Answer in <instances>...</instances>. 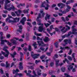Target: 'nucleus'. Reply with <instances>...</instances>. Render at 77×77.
Returning a JSON list of instances; mask_svg holds the SVG:
<instances>
[{
	"instance_id": "nucleus-1",
	"label": "nucleus",
	"mask_w": 77,
	"mask_h": 77,
	"mask_svg": "<svg viewBox=\"0 0 77 77\" xmlns=\"http://www.w3.org/2000/svg\"><path fill=\"white\" fill-rule=\"evenodd\" d=\"M41 14L40 13H39L38 14V16L37 17V19H36L37 21V24L40 26L41 25V26L39 27L38 30L39 32H42V30H45V29H44L43 28V24L41 23L42 20H41L39 19V18H43V17H44L45 15V13L43 12L42 13V16L41 15Z\"/></svg>"
},
{
	"instance_id": "nucleus-2",
	"label": "nucleus",
	"mask_w": 77,
	"mask_h": 77,
	"mask_svg": "<svg viewBox=\"0 0 77 77\" xmlns=\"http://www.w3.org/2000/svg\"><path fill=\"white\" fill-rule=\"evenodd\" d=\"M4 0L5 2V9H7V10L9 11H10L12 9L13 10V11H15V7L13 5H11V7H10V6H11L10 4L8 5H7L8 3L11 2V1H10L8 0H2L1 1H0V3H1V4H3Z\"/></svg>"
},
{
	"instance_id": "nucleus-3",
	"label": "nucleus",
	"mask_w": 77,
	"mask_h": 77,
	"mask_svg": "<svg viewBox=\"0 0 77 77\" xmlns=\"http://www.w3.org/2000/svg\"><path fill=\"white\" fill-rule=\"evenodd\" d=\"M3 39H5V37L2 35L0 38V39L1 40V44L3 45L4 44V42H7V44L8 45H9V46H11V45H12V43L9 42V41H8L6 39L3 40Z\"/></svg>"
},
{
	"instance_id": "nucleus-4",
	"label": "nucleus",
	"mask_w": 77,
	"mask_h": 77,
	"mask_svg": "<svg viewBox=\"0 0 77 77\" xmlns=\"http://www.w3.org/2000/svg\"><path fill=\"white\" fill-rule=\"evenodd\" d=\"M29 9H28L27 10H25L23 11L20 10H18L17 11H15V13L18 17H19L21 14L23 12V11L24 14H26V13L27 14L29 12L28 11H29Z\"/></svg>"
},
{
	"instance_id": "nucleus-5",
	"label": "nucleus",
	"mask_w": 77,
	"mask_h": 77,
	"mask_svg": "<svg viewBox=\"0 0 77 77\" xmlns=\"http://www.w3.org/2000/svg\"><path fill=\"white\" fill-rule=\"evenodd\" d=\"M8 47H7V46H5L4 47L3 50H4L6 52L7 54H6V53L5 52H3V51H2L1 53L2 54H4V56L5 57H7V58H8V56H9V54H10V53L8 51V50L5 49V48H8Z\"/></svg>"
},
{
	"instance_id": "nucleus-6",
	"label": "nucleus",
	"mask_w": 77,
	"mask_h": 77,
	"mask_svg": "<svg viewBox=\"0 0 77 77\" xmlns=\"http://www.w3.org/2000/svg\"><path fill=\"white\" fill-rule=\"evenodd\" d=\"M64 42L65 44H62L63 46H65V45L68 44V42L69 44H71V39H69V40L68 39H66L64 40Z\"/></svg>"
},
{
	"instance_id": "nucleus-7",
	"label": "nucleus",
	"mask_w": 77,
	"mask_h": 77,
	"mask_svg": "<svg viewBox=\"0 0 77 77\" xmlns=\"http://www.w3.org/2000/svg\"><path fill=\"white\" fill-rule=\"evenodd\" d=\"M37 43L39 46L41 45L42 47H45L47 45L44 44V42L41 41H37Z\"/></svg>"
},
{
	"instance_id": "nucleus-8",
	"label": "nucleus",
	"mask_w": 77,
	"mask_h": 77,
	"mask_svg": "<svg viewBox=\"0 0 77 77\" xmlns=\"http://www.w3.org/2000/svg\"><path fill=\"white\" fill-rule=\"evenodd\" d=\"M8 17L6 19V21H9V20L8 21L9 23H14L15 22L14 21L9 20L10 19V18H12V16H10L9 14H8Z\"/></svg>"
},
{
	"instance_id": "nucleus-9",
	"label": "nucleus",
	"mask_w": 77,
	"mask_h": 77,
	"mask_svg": "<svg viewBox=\"0 0 77 77\" xmlns=\"http://www.w3.org/2000/svg\"><path fill=\"white\" fill-rule=\"evenodd\" d=\"M19 39V38H14V39L11 40V41L12 43L13 44L15 45L16 44H17V42L15 40H18Z\"/></svg>"
},
{
	"instance_id": "nucleus-10",
	"label": "nucleus",
	"mask_w": 77,
	"mask_h": 77,
	"mask_svg": "<svg viewBox=\"0 0 77 77\" xmlns=\"http://www.w3.org/2000/svg\"><path fill=\"white\" fill-rule=\"evenodd\" d=\"M31 56L33 57L34 59H35L37 58H38V56H39V54H35L34 55L31 54Z\"/></svg>"
},
{
	"instance_id": "nucleus-11",
	"label": "nucleus",
	"mask_w": 77,
	"mask_h": 77,
	"mask_svg": "<svg viewBox=\"0 0 77 77\" xmlns=\"http://www.w3.org/2000/svg\"><path fill=\"white\" fill-rule=\"evenodd\" d=\"M28 73H26L27 75L28 76H29V77H35V76H33V75H32L30 74L32 73V71L31 70H29L28 71Z\"/></svg>"
},
{
	"instance_id": "nucleus-12",
	"label": "nucleus",
	"mask_w": 77,
	"mask_h": 77,
	"mask_svg": "<svg viewBox=\"0 0 77 77\" xmlns=\"http://www.w3.org/2000/svg\"><path fill=\"white\" fill-rule=\"evenodd\" d=\"M46 15L45 17V20H46V21H47V19L48 20H50V17H51V16L50 15L48 14L47 13H46Z\"/></svg>"
},
{
	"instance_id": "nucleus-13",
	"label": "nucleus",
	"mask_w": 77,
	"mask_h": 77,
	"mask_svg": "<svg viewBox=\"0 0 77 77\" xmlns=\"http://www.w3.org/2000/svg\"><path fill=\"white\" fill-rule=\"evenodd\" d=\"M36 70H37V73L38 75L41 76V74H42V73H41V69H36Z\"/></svg>"
},
{
	"instance_id": "nucleus-14",
	"label": "nucleus",
	"mask_w": 77,
	"mask_h": 77,
	"mask_svg": "<svg viewBox=\"0 0 77 77\" xmlns=\"http://www.w3.org/2000/svg\"><path fill=\"white\" fill-rule=\"evenodd\" d=\"M71 32H69L68 34H65L62 36V38H65V37H69L71 35Z\"/></svg>"
},
{
	"instance_id": "nucleus-15",
	"label": "nucleus",
	"mask_w": 77,
	"mask_h": 77,
	"mask_svg": "<svg viewBox=\"0 0 77 77\" xmlns=\"http://www.w3.org/2000/svg\"><path fill=\"white\" fill-rule=\"evenodd\" d=\"M26 17H24L22 19V20L20 21V23H21L23 25H24V21H26Z\"/></svg>"
},
{
	"instance_id": "nucleus-16",
	"label": "nucleus",
	"mask_w": 77,
	"mask_h": 77,
	"mask_svg": "<svg viewBox=\"0 0 77 77\" xmlns=\"http://www.w3.org/2000/svg\"><path fill=\"white\" fill-rule=\"evenodd\" d=\"M65 27H63L62 29H61V31L62 32V33H64L66 32V31L68 30V29H66L65 30Z\"/></svg>"
},
{
	"instance_id": "nucleus-17",
	"label": "nucleus",
	"mask_w": 77,
	"mask_h": 77,
	"mask_svg": "<svg viewBox=\"0 0 77 77\" xmlns=\"http://www.w3.org/2000/svg\"><path fill=\"white\" fill-rule=\"evenodd\" d=\"M59 60H60L59 59H57L55 60V62L56 66H59Z\"/></svg>"
},
{
	"instance_id": "nucleus-18",
	"label": "nucleus",
	"mask_w": 77,
	"mask_h": 77,
	"mask_svg": "<svg viewBox=\"0 0 77 77\" xmlns=\"http://www.w3.org/2000/svg\"><path fill=\"white\" fill-rule=\"evenodd\" d=\"M19 29H17V32H18L20 33L22 32V29H23V26L21 25L19 26Z\"/></svg>"
},
{
	"instance_id": "nucleus-19",
	"label": "nucleus",
	"mask_w": 77,
	"mask_h": 77,
	"mask_svg": "<svg viewBox=\"0 0 77 77\" xmlns=\"http://www.w3.org/2000/svg\"><path fill=\"white\" fill-rule=\"evenodd\" d=\"M60 6H61V8H63V7H64V6H65V5L62 3H60L58 4V6L60 7Z\"/></svg>"
},
{
	"instance_id": "nucleus-20",
	"label": "nucleus",
	"mask_w": 77,
	"mask_h": 77,
	"mask_svg": "<svg viewBox=\"0 0 77 77\" xmlns=\"http://www.w3.org/2000/svg\"><path fill=\"white\" fill-rule=\"evenodd\" d=\"M60 49L61 50H65V49H66L67 50H69L70 49V48H69L68 47H65L63 48L62 47H60Z\"/></svg>"
},
{
	"instance_id": "nucleus-21",
	"label": "nucleus",
	"mask_w": 77,
	"mask_h": 77,
	"mask_svg": "<svg viewBox=\"0 0 77 77\" xmlns=\"http://www.w3.org/2000/svg\"><path fill=\"white\" fill-rule=\"evenodd\" d=\"M13 19L14 20V22H18L19 21V20H20V18L19 17H16L15 18H13Z\"/></svg>"
},
{
	"instance_id": "nucleus-22",
	"label": "nucleus",
	"mask_w": 77,
	"mask_h": 77,
	"mask_svg": "<svg viewBox=\"0 0 77 77\" xmlns=\"http://www.w3.org/2000/svg\"><path fill=\"white\" fill-rule=\"evenodd\" d=\"M43 41H44L45 42H48L49 41V38L47 37H45V38L43 39Z\"/></svg>"
},
{
	"instance_id": "nucleus-23",
	"label": "nucleus",
	"mask_w": 77,
	"mask_h": 77,
	"mask_svg": "<svg viewBox=\"0 0 77 77\" xmlns=\"http://www.w3.org/2000/svg\"><path fill=\"white\" fill-rule=\"evenodd\" d=\"M66 6L67 8L66 9V12H69V10L71 9V8L69 5H67Z\"/></svg>"
},
{
	"instance_id": "nucleus-24",
	"label": "nucleus",
	"mask_w": 77,
	"mask_h": 77,
	"mask_svg": "<svg viewBox=\"0 0 77 77\" xmlns=\"http://www.w3.org/2000/svg\"><path fill=\"white\" fill-rule=\"evenodd\" d=\"M18 75V76H19V77H22V76H23V74H22V73H17L15 76H16L17 77V76Z\"/></svg>"
},
{
	"instance_id": "nucleus-25",
	"label": "nucleus",
	"mask_w": 77,
	"mask_h": 77,
	"mask_svg": "<svg viewBox=\"0 0 77 77\" xmlns=\"http://www.w3.org/2000/svg\"><path fill=\"white\" fill-rule=\"evenodd\" d=\"M17 72H19V70L18 69H16V70L14 69L13 70V73L14 74H15V73H17Z\"/></svg>"
},
{
	"instance_id": "nucleus-26",
	"label": "nucleus",
	"mask_w": 77,
	"mask_h": 77,
	"mask_svg": "<svg viewBox=\"0 0 77 77\" xmlns=\"http://www.w3.org/2000/svg\"><path fill=\"white\" fill-rule=\"evenodd\" d=\"M68 70L69 71H70L71 69H73V66H68Z\"/></svg>"
},
{
	"instance_id": "nucleus-27",
	"label": "nucleus",
	"mask_w": 77,
	"mask_h": 77,
	"mask_svg": "<svg viewBox=\"0 0 77 77\" xmlns=\"http://www.w3.org/2000/svg\"><path fill=\"white\" fill-rule=\"evenodd\" d=\"M16 54L17 53H16V52L15 51L14 52L13 54H10L11 56L12 57H15V55H16Z\"/></svg>"
},
{
	"instance_id": "nucleus-28",
	"label": "nucleus",
	"mask_w": 77,
	"mask_h": 77,
	"mask_svg": "<svg viewBox=\"0 0 77 77\" xmlns=\"http://www.w3.org/2000/svg\"><path fill=\"white\" fill-rule=\"evenodd\" d=\"M71 16L70 15H69L68 16L66 17V21H69V18H68V17L71 18Z\"/></svg>"
},
{
	"instance_id": "nucleus-29",
	"label": "nucleus",
	"mask_w": 77,
	"mask_h": 77,
	"mask_svg": "<svg viewBox=\"0 0 77 77\" xmlns=\"http://www.w3.org/2000/svg\"><path fill=\"white\" fill-rule=\"evenodd\" d=\"M30 34H29V33H26V39H27H27H28V38H29V35Z\"/></svg>"
},
{
	"instance_id": "nucleus-30",
	"label": "nucleus",
	"mask_w": 77,
	"mask_h": 77,
	"mask_svg": "<svg viewBox=\"0 0 77 77\" xmlns=\"http://www.w3.org/2000/svg\"><path fill=\"white\" fill-rule=\"evenodd\" d=\"M59 43V42H56L55 43H54L55 45L57 48L58 47V44Z\"/></svg>"
},
{
	"instance_id": "nucleus-31",
	"label": "nucleus",
	"mask_w": 77,
	"mask_h": 77,
	"mask_svg": "<svg viewBox=\"0 0 77 77\" xmlns=\"http://www.w3.org/2000/svg\"><path fill=\"white\" fill-rule=\"evenodd\" d=\"M45 2H44L43 3H42V4L41 5V7H43L44 8L45 7Z\"/></svg>"
},
{
	"instance_id": "nucleus-32",
	"label": "nucleus",
	"mask_w": 77,
	"mask_h": 77,
	"mask_svg": "<svg viewBox=\"0 0 77 77\" xmlns=\"http://www.w3.org/2000/svg\"><path fill=\"white\" fill-rule=\"evenodd\" d=\"M35 35H36V36H40L42 35L41 34V33H36V32H35Z\"/></svg>"
},
{
	"instance_id": "nucleus-33",
	"label": "nucleus",
	"mask_w": 77,
	"mask_h": 77,
	"mask_svg": "<svg viewBox=\"0 0 77 77\" xmlns=\"http://www.w3.org/2000/svg\"><path fill=\"white\" fill-rule=\"evenodd\" d=\"M47 7L45 8V10H48V8L50 7V5L48 4H46Z\"/></svg>"
},
{
	"instance_id": "nucleus-34",
	"label": "nucleus",
	"mask_w": 77,
	"mask_h": 77,
	"mask_svg": "<svg viewBox=\"0 0 77 77\" xmlns=\"http://www.w3.org/2000/svg\"><path fill=\"white\" fill-rule=\"evenodd\" d=\"M61 70L62 72H65V67H62L61 68Z\"/></svg>"
},
{
	"instance_id": "nucleus-35",
	"label": "nucleus",
	"mask_w": 77,
	"mask_h": 77,
	"mask_svg": "<svg viewBox=\"0 0 77 77\" xmlns=\"http://www.w3.org/2000/svg\"><path fill=\"white\" fill-rule=\"evenodd\" d=\"M33 74L34 75V76L33 75V76H35V77H36V76H37V75L36 74V72L35 70H33Z\"/></svg>"
},
{
	"instance_id": "nucleus-36",
	"label": "nucleus",
	"mask_w": 77,
	"mask_h": 77,
	"mask_svg": "<svg viewBox=\"0 0 77 77\" xmlns=\"http://www.w3.org/2000/svg\"><path fill=\"white\" fill-rule=\"evenodd\" d=\"M33 45L34 46V47L35 48H36L37 47L36 46V45H37V44H36V42H34V43Z\"/></svg>"
},
{
	"instance_id": "nucleus-37",
	"label": "nucleus",
	"mask_w": 77,
	"mask_h": 77,
	"mask_svg": "<svg viewBox=\"0 0 77 77\" xmlns=\"http://www.w3.org/2000/svg\"><path fill=\"white\" fill-rule=\"evenodd\" d=\"M68 59L69 60H70V61H72V59L71 58V57L69 56H68L67 57Z\"/></svg>"
},
{
	"instance_id": "nucleus-38",
	"label": "nucleus",
	"mask_w": 77,
	"mask_h": 77,
	"mask_svg": "<svg viewBox=\"0 0 77 77\" xmlns=\"http://www.w3.org/2000/svg\"><path fill=\"white\" fill-rule=\"evenodd\" d=\"M6 68H8L9 67V66L10 64H9L8 63V61L6 62Z\"/></svg>"
},
{
	"instance_id": "nucleus-39",
	"label": "nucleus",
	"mask_w": 77,
	"mask_h": 77,
	"mask_svg": "<svg viewBox=\"0 0 77 77\" xmlns=\"http://www.w3.org/2000/svg\"><path fill=\"white\" fill-rule=\"evenodd\" d=\"M23 5H24H24H25V4H23V5L20 4L19 5H17V8H20V7H21V6H23Z\"/></svg>"
},
{
	"instance_id": "nucleus-40",
	"label": "nucleus",
	"mask_w": 77,
	"mask_h": 77,
	"mask_svg": "<svg viewBox=\"0 0 77 77\" xmlns=\"http://www.w3.org/2000/svg\"><path fill=\"white\" fill-rule=\"evenodd\" d=\"M44 24H45V26L46 27H48V26H50V24L48 23H44Z\"/></svg>"
},
{
	"instance_id": "nucleus-41",
	"label": "nucleus",
	"mask_w": 77,
	"mask_h": 77,
	"mask_svg": "<svg viewBox=\"0 0 77 77\" xmlns=\"http://www.w3.org/2000/svg\"><path fill=\"white\" fill-rule=\"evenodd\" d=\"M53 25H52L50 26V29L51 30H52V29H54V28L53 27Z\"/></svg>"
},
{
	"instance_id": "nucleus-42",
	"label": "nucleus",
	"mask_w": 77,
	"mask_h": 77,
	"mask_svg": "<svg viewBox=\"0 0 77 77\" xmlns=\"http://www.w3.org/2000/svg\"><path fill=\"white\" fill-rule=\"evenodd\" d=\"M8 26H6L4 29V30H5V31H7V30H8Z\"/></svg>"
},
{
	"instance_id": "nucleus-43",
	"label": "nucleus",
	"mask_w": 77,
	"mask_h": 77,
	"mask_svg": "<svg viewBox=\"0 0 77 77\" xmlns=\"http://www.w3.org/2000/svg\"><path fill=\"white\" fill-rule=\"evenodd\" d=\"M0 59L1 60L3 59H4V57L3 56H2V54H0Z\"/></svg>"
},
{
	"instance_id": "nucleus-44",
	"label": "nucleus",
	"mask_w": 77,
	"mask_h": 77,
	"mask_svg": "<svg viewBox=\"0 0 77 77\" xmlns=\"http://www.w3.org/2000/svg\"><path fill=\"white\" fill-rule=\"evenodd\" d=\"M28 50L29 51H31V50H32V48H31V46H30V45H29V46Z\"/></svg>"
},
{
	"instance_id": "nucleus-45",
	"label": "nucleus",
	"mask_w": 77,
	"mask_h": 77,
	"mask_svg": "<svg viewBox=\"0 0 77 77\" xmlns=\"http://www.w3.org/2000/svg\"><path fill=\"white\" fill-rule=\"evenodd\" d=\"M11 15L13 17H16V14L14 12H12Z\"/></svg>"
},
{
	"instance_id": "nucleus-46",
	"label": "nucleus",
	"mask_w": 77,
	"mask_h": 77,
	"mask_svg": "<svg viewBox=\"0 0 77 77\" xmlns=\"http://www.w3.org/2000/svg\"><path fill=\"white\" fill-rule=\"evenodd\" d=\"M71 53H72V50L70 49L68 54L69 55H71Z\"/></svg>"
},
{
	"instance_id": "nucleus-47",
	"label": "nucleus",
	"mask_w": 77,
	"mask_h": 77,
	"mask_svg": "<svg viewBox=\"0 0 77 77\" xmlns=\"http://www.w3.org/2000/svg\"><path fill=\"white\" fill-rule=\"evenodd\" d=\"M40 62V60H35V63L36 64H38V63H39V62Z\"/></svg>"
},
{
	"instance_id": "nucleus-48",
	"label": "nucleus",
	"mask_w": 77,
	"mask_h": 77,
	"mask_svg": "<svg viewBox=\"0 0 77 77\" xmlns=\"http://www.w3.org/2000/svg\"><path fill=\"white\" fill-rule=\"evenodd\" d=\"M55 20V19L54 18H52L51 19V21L52 22H54V20Z\"/></svg>"
},
{
	"instance_id": "nucleus-49",
	"label": "nucleus",
	"mask_w": 77,
	"mask_h": 77,
	"mask_svg": "<svg viewBox=\"0 0 77 77\" xmlns=\"http://www.w3.org/2000/svg\"><path fill=\"white\" fill-rule=\"evenodd\" d=\"M27 45L26 44V43H24L22 45H21V47H24L25 45Z\"/></svg>"
},
{
	"instance_id": "nucleus-50",
	"label": "nucleus",
	"mask_w": 77,
	"mask_h": 77,
	"mask_svg": "<svg viewBox=\"0 0 77 77\" xmlns=\"http://www.w3.org/2000/svg\"><path fill=\"white\" fill-rule=\"evenodd\" d=\"M45 55H43V56L42 57H40V59H44V58L45 57Z\"/></svg>"
},
{
	"instance_id": "nucleus-51",
	"label": "nucleus",
	"mask_w": 77,
	"mask_h": 77,
	"mask_svg": "<svg viewBox=\"0 0 77 77\" xmlns=\"http://www.w3.org/2000/svg\"><path fill=\"white\" fill-rule=\"evenodd\" d=\"M52 72H53V71H52V70H50L49 72V74H50V75H51L52 74Z\"/></svg>"
},
{
	"instance_id": "nucleus-52",
	"label": "nucleus",
	"mask_w": 77,
	"mask_h": 77,
	"mask_svg": "<svg viewBox=\"0 0 77 77\" xmlns=\"http://www.w3.org/2000/svg\"><path fill=\"white\" fill-rule=\"evenodd\" d=\"M27 24L28 25H29V26H30V27H32V24H31L30 23L28 22V23H27Z\"/></svg>"
},
{
	"instance_id": "nucleus-53",
	"label": "nucleus",
	"mask_w": 77,
	"mask_h": 77,
	"mask_svg": "<svg viewBox=\"0 0 77 77\" xmlns=\"http://www.w3.org/2000/svg\"><path fill=\"white\" fill-rule=\"evenodd\" d=\"M51 59H49L48 60H46V63H48V62H50V61Z\"/></svg>"
},
{
	"instance_id": "nucleus-54",
	"label": "nucleus",
	"mask_w": 77,
	"mask_h": 77,
	"mask_svg": "<svg viewBox=\"0 0 77 77\" xmlns=\"http://www.w3.org/2000/svg\"><path fill=\"white\" fill-rule=\"evenodd\" d=\"M65 60L66 61V62H67V63H68V64H69V61L68 60H67V59L66 58H65Z\"/></svg>"
},
{
	"instance_id": "nucleus-55",
	"label": "nucleus",
	"mask_w": 77,
	"mask_h": 77,
	"mask_svg": "<svg viewBox=\"0 0 77 77\" xmlns=\"http://www.w3.org/2000/svg\"><path fill=\"white\" fill-rule=\"evenodd\" d=\"M40 13H41V14H42V13H44L43 12H44V10L43 9L41 10H40Z\"/></svg>"
},
{
	"instance_id": "nucleus-56",
	"label": "nucleus",
	"mask_w": 77,
	"mask_h": 77,
	"mask_svg": "<svg viewBox=\"0 0 77 77\" xmlns=\"http://www.w3.org/2000/svg\"><path fill=\"white\" fill-rule=\"evenodd\" d=\"M19 69L21 70V69H23V66H19Z\"/></svg>"
},
{
	"instance_id": "nucleus-57",
	"label": "nucleus",
	"mask_w": 77,
	"mask_h": 77,
	"mask_svg": "<svg viewBox=\"0 0 77 77\" xmlns=\"http://www.w3.org/2000/svg\"><path fill=\"white\" fill-rule=\"evenodd\" d=\"M42 75L43 77H46L47 76V74L46 73H43Z\"/></svg>"
},
{
	"instance_id": "nucleus-58",
	"label": "nucleus",
	"mask_w": 77,
	"mask_h": 77,
	"mask_svg": "<svg viewBox=\"0 0 77 77\" xmlns=\"http://www.w3.org/2000/svg\"><path fill=\"white\" fill-rule=\"evenodd\" d=\"M1 66H5V64L4 63H2L1 64Z\"/></svg>"
},
{
	"instance_id": "nucleus-59",
	"label": "nucleus",
	"mask_w": 77,
	"mask_h": 77,
	"mask_svg": "<svg viewBox=\"0 0 77 77\" xmlns=\"http://www.w3.org/2000/svg\"><path fill=\"white\" fill-rule=\"evenodd\" d=\"M50 65L51 66H53L54 65V63L51 62L50 63Z\"/></svg>"
},
{
	"instance_id": "nucleus-60",
	"label": "nucleus",
	"mask_w": 77,
	"mask_h": 77,
	"mask_svg": "<svg viewBox=\"0 0 77 77\" xmlns=\"http://www.w3.org/2000/svg\"><path fill=\"white\" fill-rule=\"evenodd\" d=\"M72 58H75V54H73L72 55Z\"/></svg>"
},
{
	"instance_id": "nucleus-61",
	"label": "nucleus",
	"mask_w": 77,
	"mask_h": 77,
	"mask_svg": "<svg viewBox=\"0 0 77 77\" xmlns=\"http://www.w3.org/2000/svg\"><path fill=\"white\" fill-rule=\"evenodd\" d=\"M58 14L59 15V16H62L63 15V14L62 13H58Z\"/></svg>"
},
{
	"instance_id": "nucleus-62",
	"label": "nucleus",
	"mask_w": 77,
	"mask_h": 77,
	"mask_svg": "<svg viewBox=\"0 0 77 77\" xmlns=\"http://www.w3.org/2000/svg\"><path fill=\"white\" fill-rule=\"evenodd\" d=\"M54 29L56 31H57V32H58V31H59V29L57 27L55 28Z\"/></svg>"
},
{
	"instance_id": "nucleus-63",
	"label": "nucleus",
	"mask_w": 77,
	"mask_h": 77,
	"mask_svg": "<svg viewBox=\"0 0 77 77\" xmlns=\"http://www.w3.org/2000/svg\"><path fill=\"white\" fill-rule=\"evenodd\" d=\"M39 67L40 68H41V69H43L44 68V66H39Z\"/></svg>"
},
{
	"instance_id": "nucleus-64",
	"label": "nucleus",
	"mask_w": 77,
	"mask_h": 77,
	"mask_svg": "<svg viewBox=\"0 0 77 77\" xmlns=\"http://www.w3.org/2000/svg\"><path fill=\"white\" fill-rule=\"evenodd\" d=\"M40 50H41L43 51V50H45V48L41 47L40 48Z\"/></svg>"
}]
</instances>
